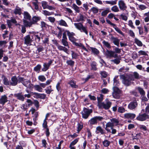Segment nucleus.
Returning a JSON list of instances; mask_svg holds the SVG:
<instances>
[{"instance_id": "obj_1", "label": "nucleus", "mask_w": 149, "mask_h": 149, "mask_svg": "<svg viewBox=\"0 0 149 149\" xmlns=\"http://www.w3.org/2000/svg\"><path fill=\"white\" fill-rule=\"evenodd\" d=\"M111 122H108L106 125L105 130L108 132H111V130L109 128V127H113L118 125L119 123L118 120L116 118H112L110 119Z\"/></svg>"}, {"instance_id": "obj_2", "label": "nucleus", "mask_w": 149, "mask_h": 149, "mask_svg": "<svg viewBox=\"0 0 149 149\" xmlns=\"http://www.w3.org/2000/svg\"><path fill=\"white\" fill-rule=\"evenodd\" d=\"M106 103L104 102H100L98 106L100 109L103 108L106 110L108 109L111 107V103L108 99L105 100Z\"/></svg>"}, {"instance_id": "obj_3", "label": "nucleus", "mask_w": 149, "mask_h": 149, "mask_svg": "<svg viewBox=\"0 0 149 149\" xmlns=\"http://www.w3.org/2000/svg\"><path fill=\"white\" fill-rule=\"evenodd\" d=\"M74 24L76 29L79 30L81 32L85 33L86 35H88V32L86 28L82 24L80 23H75Z\"/></svg>"}, {"instance_id": "obj_4", "label": "nucleus", "mask_w": 149, "mask_h": 149, "mask_svg": "<svg viewBox=\"0 0 149 149\" xmlns=\"http://www.w3.org/2000/svg\"><path fill=\"white\" fill-rule=\"evenodd\" d=\"M120 79L122 80V82L123 84L126 86H129L131 83V80L130 76H125L123 75L120 76Z\"/></svg>"}, {"instance_id": "obj_5", "label": "nucleus", "mask_w": 149, "mask_h": 149, "mask_svg": "<svg viewBox=\"0 0 149 149\" xmlns=\"http://www.w3.org/2000/svg\"><path fill=\"white\" fill-rule=\"evenodd\" d=\"M92 112L93 110L92 109H89L84 107L83 108V111L81 112L82 117L85 119L87 118Z\"/></svg>"}, {"instance_id": "obj_6", "label": "nucleus", "mask_w": 149, "mask_h": 149, "mask_svg": "<svg viewBox=\"0 0 149 149\" xmlns=\"http://www.w3.org/2000/svg\"><path fill=\"white\" fill-rule=\"evenodd\" d=\"M103 119V118L101 116H96L92 118L88 121L89 123L93 125L96 124L97 123V120L101 121Z\"/></svg>"}, {"instance_id": "obj_7", "label": "nucleus", "mask_w": 149, "mask_h": 149, "mask_svg": "<svg viewBox=\"0 0 149 149\" xmlns=\"http://www.w3.org/2000/svg\"><path fill=\"white\" fill-rule=\"evenodd\" d=\"M104 54L107 58H110L111 57L116 58L118 56V54H115L114 52L112 51H109L108 50H106Z\"/></svg>"}, {"instance_id": "obj_8", "label": "nucleus", "mask_w": 149, "mask_h": 149, "mask_svg": "<svg viewBox=\"0 0 149 149\" xmlns=\"http://www.w3.org/2000/svg\"><path fill=\"white\" fill-rule=\"evenodd\" d=\"M65 33L68 36L69 40L71 42H74L76 41V39L74 37V36L75 35L74 33L72 32H70L68 30H65Z\"/></svg>"}, {"instance_id": "obj_9", "label": "nucleus", "mask_w": 149, "mask_h": 149, "mask_svg": "<svg viewBox=\"0 0 149 149\" xmlns=\"http://www.w3.org/2000/svg\"><path fill=\"white\" fill-rule=\"evenodd\" d=\"M41 5L43 9H47L50 10H55V8L54 7L49 6L48 4V3L46 1H42L41 2Z\"/></svg>"}, {"instance_id": "obj_10", "label": "nucleus", "mask_w": 149, "mask_h": 149, "mask_svg": "<svg viewBox=\"0 0 149 149\" xmlns=\"http://www.w3.org/2000/svg\"><path fill=\"white\" fill-rule=\"evenodd\" d=\"M118 4L120 9L121 10H125L127 8L126 4L123 0H120L118 1Z\"/></svg>"}, {"instance_id": "obj_11", "label": "nucleus", "mask_w": 149, "mask_h": 149, "mask_svg": "<svg viewBox=\"0 0 149 149\" xmlns=\"http://www.w3.org/2000/svg\"><path fill=\"white\" fill-rule=\"evenodd\" d=\"M24 44L27 45H31V43L33 41L32 40L31 38L29 35H27L25 36L24 38Z\"/></svg>"}, {"instance_id": "obj_12", "label": "nucleus", "mask_w": 149, "mask_h": 149, "mask_svg": "<svg viewBox=\"0 0 149 149\" xmlns=\"http://www.w3.org/2000/svg\"><path fill=\"white\" fill-rule=\"evenodd\" d=\"M22 84L27 88H33V84H31L30 81L28 80L24 79Z\"/></svg>"}, {"instance_id": "obj_13", "label": "nucleus", "mask_w": 149, "mask_h": 149, "mask_svg": "<svg viewBox=\"0 0 149 149\" xmlns=\"http://www.w3.org/2000/svg\"><path fill=\"white\" fill-rule=\"evenodd\" d=\"M137 103L135 101L130 102L129 104L128 108L130 110L135 109L137 106Z\"/></svg>"}, {"instance_id": "obj_14", "label": "nucleus", "mask_w": 149, "mask_h": 149, "mask_svg": "<svg viewBox=\"0 0 149 149\" xmlns=\"http://www.w3.org/2000/svg\"><path fill=\"white\" fill-rule=\"evenodd\" d=\"M18 81V80L16 76H13L11 78L10 84L12 86H15L17 84Z\"/></svg>"}, {"instance_id": "obj_15", "label": "nucleus", "mask_w": 149, "mask_h": 149, "mask_svg": "<svg viewBox=\"0 0 149 149\" xmlns=\"http://www.w3.org/2000/svg\"><path fill=\"white\" fill-rule=\"evenodd\" d=\"M148 117L145 113H144L143 114H139L137 117L136 119L139 121H143L145 120Z\"/></svg>"}, {"instance_id": "obj_16", "label": "nucleus", "mask_w": 149, "mask_h": 149, "mask_svg": "<svg viewBox=\"0 0 149 149\" xmlns=\"http://www.w3.org/2000/svg\"><path fill=\"white\" fill-rule=\"evenodd\" d=\"M44 35L41 33H38V34H35V39L36 41L39 42L40 40V39H43Z\"/></svg>"}, {"instance_id": "obj_17", "label": "nucleus", "mask_w": 149, "mask_h": 149, "mask_svg": "<svg viewBox=\"0 0 149 149\" xmlns=\"http://www.w3.org/2000/svg\"><path fill=\"white\" fill-rule=\"evenodd\" d=\"M8 101L7 97L6 95L2 96L0 99V104L2 105Z\"/></svg>"}, {"instance_id": "obj_18", "label": "nucleus", "mask_w": 149, "mask_h": 149, "mask_svg": "<svg viewBox=\"0 0 149 149\" xmlns=\"http://www.w3.org/2000/svg\"><path fill=\"white\" fill-rule=\"evenodd\" d=\"M24 24L26 27H30L32 26L33 24L32 21H29L26 19H23Z\"/></svg>"}, {"instance_id": "obj_19", "label": "nucleus", "mask_w": 149, "mask_h": 149, "mask_svg": "<svg viewBox=\"0 0 149 149\" xmlns=\"http://www.w3.org/2000/svg\"><path fill=\"white\" fill-rule=\"evenodd\" d=\"M139 74L136 72H134L133 74L130 76L131 80L134 81V79H138L139 78Z\"/></svg>"}, {"instance_id": "obj_20", "label": "nucleus", "mask_w": 149, "mask_h": 149, "mask_svg": "<svg viewBox=\"0 0 149 149\" xmlns=\"http://www.w3.org/2000/svg\"><path fill=\"white\" fill-rule=\"evenodd\" d=\"M135 115L132 113H126L124 114V116L125 118H126L133 119L135 117Z\"/></svg>"}, {"instance_id": "obj_21", "label": "nucleus", "mask_w": 149, "mask_h": 149, "mask_svg": "<svg viewBox=\"0 0 149 149\" xmlns=\"http://www.w3.org/2000/svg\"><path fill=\"white\" fill-rule=\"evenodd\" d=\"M72 8L74 10L75 12L77 13H79L80 12V9L78 6L75 3H73L72 5Z\"/></svg>"}, {"instance_id": "obj_22", "label": "nucleus", "mask_w": 149, "mask_h": 149, "mask_svg": "<svg viewBox=\"0 0 149 149\" xmlns=\"http://www.w3.org/2000/svg\"><path fill=\"white\" fill-rule=\"evenodd\" d=\"M24 19H23L26 20H30L31 19V16L29 13L27 12H24L23 13Z\"/></svg>"}, {"instance_id": "obj_23", "label": "nucleus", "mask_w": 149, "mask_h": 149, "mask_svg": "<svg viewBox=\"0 0 149 149\" xmlns=\"http://www.w3.org/2000/svg\"><path fill=\"white\" fill-rule=\"evenodd\" d=\"M95 132L96 134L100 133L101 134L104 133V131L100 126H98L96 127Z\"/></svg>"}, {"instance_id": "obj_24", "label": "nucleus", "mask_w": 149, "mask_h": 149, "mask_svg": "<svg viewBox=\"0 0 149 149\" xmlns=\"http://www.w3.org/2000/svg\"><path fill=\"white\" fill-rule=\"evenodd\" d=\"M14 13L15 15H20L22 13L21 8L18 6H17L14 10Z\"/></svg>"}, {"instance_id": "obj_25", "label": "nucleus", "mask_w": 149, "mask_h": 149, "mask_svg": "<svg viewBox=\"0 0 149 149\" xmlns=\"http://www.w3.org/2000/svg\"><path fill=\"white\" fill-rule=\"evenodd\" d=\"M57 47L58 49L59 50L63 51L67 53H68V49L66 48L65 47H63L58 45H57Z\"/></svg>"}, {"instance_id": "obj_26", "label": "nucleus", "mask_w": 149, "mask_h": 149, "mask_svg": "<svg viewBox=\"0 0 149 149\" xmlns=\"http://www.w3.org/2000/svg\"><path fill=\"white\" fill-rule=\"evenodd\" d=\"M2 78L3 79V83L6 86L9 85L10 83L8 79L4 75H3L2 77Z\"/></svg>"}, {"instance_id": "obj_27", "label": "nucleus", "mask_w": 149, "mask_h": 149, "mask_svg": "<svg viewBox=\"0 0 149 149\" xmlns=\"http://www.w3.org/2000/svg\"><path fill=\"white\" fill-rule=\"evenodd\" d=\"M40 19V18L39 17L34 16L32 18L31 21L33 24H36Z\"/></svg>"}, {"instance_id": "obj_28", "label": "nucleus", "mask_w": 149, "mask_h": 149, "mask_svg": "<svg viewBox=\"0 0 149 149\" xmlns=\"http://www.w3.org/2000/svg\"><path fill=\"white\" fill-rule=\"evenodd\" d=\"M138 128L143 132L144 134H146L144 132L145 131L147 132L148 130L146 127L145 126L143 125H138Z\"/></svg>"}, {"instance_id": "obj_29", "label": "nucleus", "mask_w": 149, "mask_h": 149, "mask_svg": "<svg viewBox=\"0 0 149 149\" xmlns=\"http://www.w3.org/2000/svg\"><path fill=\"white\" fill-rule=\"evenodd\" d=\"M118 77V76H116L113 79V85L114 86H118L120 85V83L118 81V80L117 79Z\"/></svg>"}, {"instance_id": "obj_30", "label": "nucleus", "mask_w": 149, "mask_h": 149, "mask_svg": "<svg viewBox=\"0 0 149 149\" xmlns=\"http://www.w3.org/2000/svg\"><path fill=\"white\" fill-rule=\"evenodd\" d=\"M92 53L95 55H97L99 53V51L97 49L92 47H90Z\"/></svg>"}, {"instance_id": "obj_31", "label": "nucleus", "mask_w": 149, "mask_h": 149, "mask_svg": "<svg viewBox=\"0 0 149 149\" xmlns=\"http://www.w3.org/2000/svg\"><path fill=\"white\" fill-rule=\"evenodd\" d=\"M58 24L60 25L63 26L65 27L68 26V25L66 22L63 19H61L58 22Z\"/></svg>"}, {"instance_id": "obj_32", "label": "nucleus", "mask_w": 149, "mask_h": 149, "mask_svg": "<svg viewBox=\"0 0 149 149\" xmlns=\"http://www.w3.org/2000/svg\"><path fill=\"white\" fill-rule=\"evenodd\" d=\"M135 43L139 46L142 47L143 44L142 42L137 38H135L134 39Z\"/></svg>"}, {"instance_id": "obj_33", "label": "nucleus", "mask_w": 149, "mask_h": 149, "mask_svg": "<svg viewBox=\"0 0 149 149\" xmlns=\"http://www.w3.org/2000/svg\"><path fill=\"white\" fill-rule=\"evenodd\" d=\"M132 139L133 140L135 139H138L139 138L141 137V134L140 133H139L138 134H137L134 135L133 134H132Z\"/></svg>"}, {"instance_id": "obj_34", "label": "nucleus", "mask_w": 149, "mask_h": 149, "mask_svg": "<svg viewBox=\"0 0 149 149\" xmlns=\"http://www.w3.org/2000/svg\"><path fill=\"white\" fill-rule=\"evenodd\" d=\"M15 96L19 100L22 101H24V95L20 93H18L15 95Z\"/></svg>"}, {"instance_id": "obj_35", "label": "nucleus", "mask_w": 149, "mask_h": 149, "mask_svg": "<svg viewBox=\"0 0 149 149\" xmlns=\"http://www.w3.org/2000/svg\"><path fill=\"white\" fill-rule=\"evenodd\" d=\"M112 40L114 44L118 47L119 46V42L120 40L117 38L113 37L112 38Z\"/></svg>"}, {"instance_id": "obj_36", "label": "nucleus", "mask_w": 149, "mask_h": 149, "mask_svg": "<svg viewBox=\"0 0 149 149\" xmlns=\"http://www.w3.org/2000/svg\"><path fill=\"white\" fill-rule=\"evenodd\" d=\"M33 88H34L35 90L39 92H41L42 91V89L40 85H36L34 86H33Z\"/></svg>"}, {"instance_id": "obj_37", "label": "nucleus", "mask_w": 149, "mask_h": 149, "mask_svg": "<svg viewBox=\"0 0 149 149\" xmlns=\"http://www.w3.org/2000/svg\"><path fill=\"white\" fill-rule=\"evenodd\" d=\"M91 66L92 70L95 71L97 70V68L96 67L97 63L95 62H92L91 63Z\"/></svg>"}, {"instance_id": "obj_38", "label": "nucleus", "mask_w": 149, "mask_h": 149, "mask_svg": "<svg viewBox=\"0 0 149 149\" xmlns=\"http://www.w3.org/2000/svg\"><path fill=\"white\" fill-rule=\"evenodd\" d=\"M64 10L65 11L67 12L70 15H74L73 11L70 8H65Z\"/></svg>"}, {"instance_id": "obj_39", "label": "nucleus", "mask_w": 149, "mask_h": 149, "mask_svg": "<svg viewBox=\"0 0 149 149\" xmlns=\"http://www.w3.org/2000/svg\"><path fill=\"white\" fill-rule=\"evenodd\" d=\"M110 12V8H107L104 10L101 13V15L102 16H106Z\"/></svg>"}, {"instance_id": "obj_40", "label": "nucleus", "mask_w": 149, "mask_h": 149, "mask_svg": "<svg viewBox=\"0 0 149 149\" xmlns=\"http://www.w3.org/2000/svg\"><path fill=\"white\" fill-rule=\"evenodd\" d=\"M70 86L73 88H76L77 87V86L76 85V83L73 80L70 81L68 83Z\"/></svg>"}, {"instance_id": "obj_41", "label": "nucleus", "mask_w": 149, "mask_h": 149, "mask_svg": "<svg viewBox=\"0 0 149 149\" xmlns=\"http://www.w3.org/2000/svg\"><path fill=\"white\" fill-rule=\"evenodd\" d=\"M41 68V65L40 64H38L34 67V70L35 71L39 73L40 72V70Z\"/></svg>"}, {"instance_id": "obj_42", "label": "nucleus", "mask_w": 149, "mask_h": 149, "mask_svg": "<svg viewBox=\"0 0 149 149\" xmlns=\"http://www.w3.org/2000/svg\"><path fill=\"white\" fill-rule=\"evenodd\" d=\"M83 127V125L82 123H78L77 124V131L79 133Z\"/></svg>"}, {"instance_id": "obj_43", "label": "nucleus", "mask_w": 149, "mask_h": 149, "mask_svg": "<svg viewBox=\"0 0 149 149\" xmlns=\"http://www.w3.org/2000/svg\"><path fill=\"white\" fill-rule=\"evenodd\" d=\"M117 0L111 1H106L105 2L106 3L109 4L111 5H115L117 3Z\"/></svg>"}, {"instance_id": "obj_44", "label": "nucleus", "mask_w": 149, "mask_h": 149, "mask_svg": "<svg viewBox=\"0 0 149 149\" xmlns=\"http://www.w3.org/2000/svg\"><path fill=\"white\" fill-rule=\"evenodd\" d=\"M43 66V67L42 69V71L44 72L46 71L49 69V66L46 63H44Z\"/></svg>"}, {"instance_id": "obj_45", "label": "nucleus", "mask_w": 149, "mask_h": 149, "mask_svg": "<svg viewBox=\"0 0 149 149\" xmlns=\"http://www.w3.org/2000/svg\"><path fill=\"white\" fill-rule=\"evenodd\" d=\"M46 93L49 94L51 93L53 91L51 88V86H50L48 87L46 89H45Z\"/></svg>"}, {"instance_id": "obj_46", "label": "nucleus", "mask_w": 149, "mask_h": 149, "mask_svg": "<svg viewBox=\"0 0 149 149\" xmlns=\"http://www.w3.org/2000/svg\"><path fill=\"white\" fill-rule=\"evenodd\" d=\"M113 27L115 29L116 31L119 33L121 34L123 36H124L123 33L122 32V31L120 30V29H119L116 26V24H115V26H114Z\"/></svg>"}, {"instance_id": "obj_47", "label": "nucleus", "mask_w": 149, "mask_h": 149, "mask_svg": "<svg viewBox=\"0 0 149 149\" xmlns=\"http://www.w3.org/2000/svg\"><path fill=\"white\" fill-rule=\"evenodd\" d=\"M111 9L112 11L114 12H117L119 11V8L116 5H115L111 7Z\"/></svg>"}, {"instance_id": "obj_48", "label": "nucleus", "mask_w": 149, "mask_h": 149, "mask_svg": "<svg viewBox=\"0 0 149 149\" xmlns=\"http://www.w3.org/2000/svg\"><path fill=\"white\" fill-rule=\"evenodd\" d=\"M125 109L122 107H120L118 108V111L120 113H123L125 112Z\"/></svg>"}, {"instance_id": "obj_49", "label": "nucleus", "mask_w": 149, "mask_h": 149, "mask_svg": "<svg viewBox=\"0 0 149 149\" xmlns=\"http://www.w3.org/2000/svg\"><path fill=\"white\" fill-rule=\"evenodd\" d=\"M120 58H116L114 60H112L111 61L116 64H118L120 62Z\"/></svg>"}, {"instance_id": "obj_50", "label": "nucleus", "mask_w": 149, "mask_h": 149, "mask_svg": "<svg viewBox=\"0 0 149 149\" xmlns=\"http://www.w3.org/2000/svg\"><path fill=\"white\" fill-rule=\"evenodd\" d=\"M42 13L45 15L49 16L53 14V13L50 12L46 10H44L42 11Z\"/></svg>"}, {"instance_id": "obj_51", "label": "nucleus", "mask_w": 149, "mask_h": 149, "mask_svg": "<svg viewBox=\"0 0 149 149\" xmlns=\"http://www.w3.org/2000/svg\"><path fill=\"white\" fill-rule=\"evenodd\" d=\"M103 95L102 94H100V96L97 97V100L98 101V106L100 102H102V101L103 100Z\"/></svg>"}, {"instance_id": "obj_52", "label": "nucleus", "mask_w": 149, "mask_h": 149, "mask_svg": "<svg viewBox=\"0 0 149 149\" xmlns=\"http://www.w3.org/2000/svg\"><path fill=\"white\" fill-rule=\"evenodd\" d=\"M66 63L69 65L73 66L74 64V62L71 60H67L66 61Z\"/></svg>"}, {"instance_id": "obj_53", "label": "nucleus", "mask_w": 149, "mask_h": 149, "mask_svg": "<svg viewBox=\"0 0 149 149\" xmlns=\"http://www.w3.org/2000/svg\"><path fill=\"white\" fill-rule=\"evenodd\" d=\"M38 79L42 82H43L45 81L46 79L44 76L43 75H40L38 77Z\"/></svg>"}, {"instance_id": "obj_54", "label": "nucleus", "mask_w": 149, "mask_h": 149, "mask_svg": "<svg viewBox=\"0 0 149 149\" xmlns=\"http://www.w3.org/2000/svg\"><path fill=\"white\" fill-rule=\"evenodd\" d=\"M110 143V142L107 140H105L103 142V144L105 147L108 146Z\"/></svg>"}, {"instance_id": "obj_55", "label": "nucleus", "mask_w": 149, "mask_h": 149, "mask_svg": "<svg viewBox=\"0 0 149 149\" xmlns=\"http://www.w3.org/2000/svg\"><path fill=\"white\" fill-rule=\"evenodd\" d=\"M34 1L31 2V3L35 6V9H37L38 8V1L37 0H33Z\"/></svg>"}, {"instance_id": "obj_56", "label": "nucleus", "mask_w": 149, "mask_h": 149, "mask_svg": "<svg viewBox=\"0 0 149 149\" xmlns=\"http://www.w3.org/2000/svg\"><path fill=\"white\" fill-rule=\"evenodd\" d=\"M137 89L139 91L141 94L143 95L145 94V92L142 88L138 87L137 88Z\"/></svg>"}, {"instance_id": "obj_57", "label": "nucleus", "mask_w": 149, "mask_h": 149, "mask_svg": "<svg viewBox=\"0 0 149 149\" xmlns=\"http://www.w3.org/2000/svg\"><path fill=\"white\" fill-rule=\"evenodd\" d=\"M113 92H116V93H120V91L117 87L114 86L113 88Z\"/></svg>"}, {"instance_id": "obj_58", "label": "nucleus", "mask_w": 149, "mask_h": 149, "mask_svg": "<svg viewBox=\"0 0 149 149\" xmlns=\"http://www.w3.org/2000/svg\"><path fill=\"white\" fill-rule=\"evenodd\" d=\"M91 10L93 12L94 14L97 13L98 12V9L95 7H93L91 9Z\"/></svg>"}, {"instance_id": "obj_59", "label": "nucleus", "mask_w": 149, "mask_h": 149, "mask_svg": "<svg viewBox=\"0 0 149 149\" xmlns=\"http://www.w3.org/2000/svg\"><path fill=\"white\" fill-rule=\"evenodd\" d=\"M102 43L107 48H111V46L108 42L104 40L102 42Z\"/></svg>"}, {"instance_id": "obj_60", "label": "nucleus", "mask_w": 149, "mask_h": 149, "mask_svg": "<svg viewBox=\"0 0 149 149\" xmlns=\"http://www.w3.org/2000/svg\"><path fill=\"white\" fill-rule=\"evenodd\" d=\"M138 55L139 56L147 55V53L144 51L141 50L138 52Z\"/></svg>"}, {"instance_id": "obj_61", "label": "nucleus", "mask_w": 149, "mask_h": 149, "mask_svg": "<svg viewBox=\"0 0 149 149\" xmlns=\"http://www.w3.org/2000/svg\"><path fill=\"white\" fill-rule=\"evenodd\" d=\"M120 93H116V92H113L112 95L113 97L115 98H118L119 97V94Z\"/></svg>"}, {"instance_id": "obj_62", "label": "nucleus", "mask_w": 149, "mask_h": 149, "mask_svg": "<svg viewBox=\"0 0 149 149\" xmlns=\"http://www.w3.org/2000/svg\"><path fill=\"white\" fill-rule=\"evenodd\" d=\"M79 139V138H77L75 139H74V141H72L71 143H70V145L74 146L78 142Z\"/></svg>"}, {"instance_id": "obj_63", "label": "nucleus", "mask_w": 149, "mask_h": 149, "mask_svg": "<svg viewBox=\"0 0 149 149\" xmlns=\"http://www.w3.org/2000/svg\"><path fill=\"white\" fill-rule=\"evenodd\" d=\"M129 34L130 36L133 38H134L135 37L134 33L132 30H130L129 31Z\"/></svg>"}, {"instance_id": "obj_64", "label": "nucleus", "mask_w": 149, "mask_h": 149, "mask_svg": "<svg viewBox=\"0 0 149 149\" xmlns=\"http://www.w3.org/2000/svg\"><path fill=\"white\" fill-rule=\"evenodd\" d=\"M145 113L149 118V105H148L146 107V112Z\"/></svg>"}]
</instances>
